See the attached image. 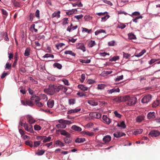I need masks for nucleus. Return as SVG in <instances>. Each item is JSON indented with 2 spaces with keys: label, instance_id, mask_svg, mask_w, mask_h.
I'll return each mask as SVG.
<instances>
[{
  "label": "nucleus",
  "instance_id": "nucleus-1",
  "mask_svg": "<svg viewBox=\"0 0 160 160\" xmlns=\"http://www.w3.org/2000/svg\"><path fill=\"white\" fill-rule=\"evenodd\" d=\"M124 98L125 101L127 102V104L129 106L134 105L136 103L137 98L135 97L126 96H125Z\"/></svg>",
  "mask_w": 160,
  "mask_h": 160
},
{
  "label": "nucleus",
  "instance_id": "nucleus-2",
  "mask_svg": "<svg viewBox=\"0 0 160 160\" xmlns=\"http://www.w3.org/2000/svg\"><path fill=\"white\" fill-rule=\"evenodd\" d=\"M60 124L56 125L58 128H65L66 127V124H69L72 123L70 121H58Z\"/></svg>",
  "mask_w": 160,
  "mask_h": 160
},
{
  "label": "nucleus",
  "instance_id": "nucleus-3",
  "mask_svg": "<svg viewBox=\"0 0 160 160\" xmlns=\"http://www.w3.org/2000/svg\"><path fill=\"white\" fill-rule=\"evenodd\" d=\"M44 92L47 94L50 95H53L54 94V86L53 85H49L48 88H46L44 89Z\"/></svg>",
  "mask_w": 160,
  "mask_h": 160
},
{
  "label": "nucleus",
  "instance_id": "nucleus-4",
  "mask_svg": "<svg viewBox=\"0 0 160 160\" xmlns=\"http://www.w3.org/2000/svg\"><path fill=\"white\" fill-rule=\"evenodd\" d=\"M152 98L150 95H148L144 96L142 99L141 102L142 103H148L150 102Z\"/></svg>",
  "mask_w": 160,
  "mask_h": 160
},
{
  "label": "nucleus",
  "instance_id": "nucleus-5",
  "mask_svg": "<svg viewBox=\"0 0 160 160\" xmlns=\"http://www.w3.org/2000/svg\"><path fill=\"white\" fill-rule=\"evenodd\" d=\"M159 131L157 130H153L150 132L148 135L150 137H157L160 134Z\"/></svg>",
  "mask_w": 160,
  "mask_h": 160
},
{
  "label": "nucleus",
  "instance_id": "nucleus-6",
  "mask_svg": "<svg viewBox=\"0 0 160 160\" xmlns=\"http://www.w3.org/2000/svg\"><path fill=\"white\" fill-rule=\"evenodd\" d=\"M58 131L60 132L61 135L65 136L67 138H70V134L64 130H59Z\"/></svg>",
  "mask_w": 160,
  "mask_h": 160
},
{
  "label": "nucleus",
  "instance_id": "nucleus-7",
  "mask_svg": "<svg viewBox=\"0 0 160 160\" xmlns=\"http://www.w3.org/2000/svg\"><path fill=\"white\" fill-rule=\"evenodd\" d=\"M148 119H154L156 117V114L154 112H150L147 115Z\"/></svg>",
  "mask_w": 160,
  "mask_h": 160
},
{
  "label": "nucleus",
  "instance_id": "nucleus-8",
  "mask_svg": "<svg viewBox=\"0 0 160 160\" xmlns=\"http://www.w3.org/2000/svg\"><path fill=\"white\" fill-rule=\"evenodd\" d=\"M76 48L77 49H80L83 52L85 51L86 49L84 45L82 43H78L76 45Z\"/></svg>",
  "mask_w": 160,
  "mask_h": 160
},
{
  "label": "nucleus",
  "instance_id": "nucleus-9",
  "mask_svg": "<svg viewBox=\"0 0 160 160\" xmlns=\"http://www.w3.org/2000/svg\"><path fill=\"white\" fill-rule=\"evenodd\" d=\"M111 140V137L109 135H106L103 138V141L105 144L108 143Z\"/></svg>",
  "mask_w": 160,
  "mask_h": 160
},
{
  "label": "nucleus",
  "instance_id": "nucleus-10",
  "mask_svg": "<svg viewBox=\"0 0 160 160\" xmlns=\"http://www.w3.org/2000/svg\"><path fill=\"white\" fill-rule=\"evenodd\" d=\"M124 97L125 96L123 97H119L118 98H114L113 100L117 102H122L125 101Z\"/></svg>",
  "mask_w": 160,
  "mask_h": 160
},
{
  "label": "nucleus",
  "instance_id": "nucleus-11",
  "mask_svg": "<svg viewBox=\"0 0 160 160\" xmlns=\"http://www.w3.org/2000/svg\"><path fill=\"white\" fill-rule=\"evenodd\" d=\"M71 128L72 129L77 132L81 131L82 130L80 127L75 125L72 126Z\"/></svg>",
  "mask_w": 160,
  "mask_h": 160
},
{
  "label": "nucleus",
  "instance_id": "nucleus-12",
  "mask_svg": "<svg viewBox=\"0 0 160 160\" xmlns=\"http://www.w3.org/2000/svg\"><path fill=\"white\" fill-rule=\"evenodd\" d=\"M19 124L22 126H23L26 131L27 130L28 128V125L26 122H23L22 121H20L19 122Z\"/></svg>",
  "mask_w": 160,
  "mask_h": 160
},
{
  "label": "nucleus",
  "instance_id": "nucleus-13",
  "mask_svg": "<svg viewBox=\"0 0 160 160\" xmlns=\"http://www.w3.org/2000/svg\"><path fill=\"white\" fill-rule=\"evenodd\" d=\"M54 104V101L52 100H49L47 102V105L48 107L52 108Z\"/></svg>",
  "mask_w": 160,
  "mask_h": 160
},
{
  "label": "nucleus",
  "instance_id": "nucleus-14",
  "mask_svg": "<svg viewBox=\"0 0 160 160\" xmlns=\"http://www.w3.org/2000/svg\"><path fill=\"white\" fill-rule=\"evenodd\" d=\"M117 126L118 127L123 129L125 128L126 127V125L123 121H122V122H121L120 124L119 123H117Z\"/></svg>",
  "mask_w": 160,
  "mask_h": 160
},
{
  "label": "nucleus",
  "instance_id": "nucleus-15",
  "mask_svg": "<svg viewBox=\"0 0 160 160\" xmlns=\"http://www.w3.org/2000/svg\"><path fill=\"white\" fill-rule=\"evenodd\" d=\"M95 44L94 41L90 40L88 42V46L89 48H92L94 46Z\"/></svg>",
  "mask_w": 160,
  "mask_h": 160
},
{
  "label": "nucleus",
  "instance_id": "nucleus-16",
  "mask_svg": "<svg viewBox=\"0 0 160 160\" xmlns=\"http://www.w3.org/2000/svg\"><path fill=\"white\" fill-rule=\"evenodd\" d=\"M160 105V101L157 100L155 101L152 104V107L153 108L156 107Z\"/></svg>",
  "mask_w": 160,
  "mask_h": 160
},
{
  "label": "nucleus",
  "instance_id": "nucleus-17",
  "mask_svg": "<svg viewBox=\"0 0 160 160\" xmlns=\"http://www.w3.org/2000/svg\"><path fill=\"white\" fill-rule=\"evenodd\" d=\"M88 102L92 106H96L98 105V102L93 100H88Z\"/></svg>",
  "mask_w": 160,
  "mask_h": 160
},
{
  "label": "nucleus",
  "instance_id": "nucleus-18",
  "mask_svg": "<svg viewBox=\"0 0 160 160\" xmlns=\"http://www.w3.org/2000/svg\"><path fill=\"white\" fill-rule=\"evenodd\" d=\"M61 85L57 86L55 84L53 85V86H54L55 93L56 92H58L61 90V88H60V87H61Z\"/></svg>",
  "mask_w": 160,
  "mask_h": 160
},
{
  "label": "nucleus",
  "instance_id": "nucleus-19",
  "mask_svg": "<svg viewBox=\"0 0 160 160\" xmlns=\"http://www.w3.org/2000/svg\"><path fill=\"white\" fill-rule=\"evenodd\" d=\"M85 139L84 138H77L75 140V142L77 143H81L84 142Z\"/></svg>",
  "mask_w": 160,
  "mask_h": 160
},
{
  "label": "nucleus",
  "instance_id": "nucleus-20",
  "mask_svg": "<svg viewBox=\"0 0 160 160\" xmlns=\"http://www.w3.org/2000/svg\"><path fill=\"white\" fill-rule=\"evenodd\" d=\"M142 131L143 130L142 129H137L133 132V133L135 135H137L141 133Z\"/></svg>",
  "mask_w": 160,
  "mask_h": 160
},
{
  "label": "nucleus",
  "instance_id": "nucleus-21",
  "mask_svg": "<svg viewBox=\"0 0 160 160\" xmlns=\"http://www.w3.org/2000/svg\"><path fill=\"white\" fill-rule=\"evenodd\" d=\"M60 11H58L57 12H55L52 14V18L57 17L58 18H59L60 17Z\"/></svg>",
  "mask_w": 160,
  "mask_h": 160
},
{
  "label": "nucleus",
  "instance_id": "nucleus-22",
  "mask_svg": "<svg viewBox=\"0 0 160 160\" xmlns=\"http://www.w3.org/2000/svg\"><path fill=\"white\" fill-rule=\"evenodd\" d=\"M31 49L29 48H27L24 53V55L25 56H28L30 55Z\"/></svg>",
  "mask_w": 160,
  "mask_h": 160
},
{
  "label": "nucleus",
  "instance_id": "nucleus-23",
  "mask_svg": "<svg viewBox=\"0 0 160 160\" xmlns=\"http://www.w3.org/2000/svg\"><path fill=\"white\" fill-rule=\"evenodd\" d=\"M78 87L79 89L83 91H86L88 90V88L85 87L82 85H79L78 86Z\"/></svg>",
  "mask_w": 160,
  "mask_h": 160
},
{
  "label": "nucleus",
  "instance_id": "nucleus-24",
  "mask_svg": "<svg viewBox=\"0 0 160 160\" xmlns=\"http://www.w3.org/2000/svg\"><path fill=\"white\" fill-rule=\"evenodd\" d=\"M65 142L66 143L69 144L72 141V139L70 138H67L66 137L64 139Z\"/></svg>",
  "mask_w": 160,
  "mask_h": 160
},
{
  "label": "nucleus",
  "instance_id": "nucleus-25",
  "mask_svg": "<svg viewBox=\"0 0 160 160\" xmlns=\"http://www.w3.org/2000/svg\"><path fill=\"white\" fill-rule=\"evenodd\" d=\"M106 33L105 31L103 29H100L99 30H97L95 32V34L96 35H97L99 33Z\"/></svg>",
  "mask_w": 160,
  "mask_h": 160
},
{
  "label": "nucleus",
  "instance_id": "nucleus-26",
  "mask_svg": "<svg viewBox=\"0 0 160 160\" xmlns=\"http://www.w3.org/2000/svg\"><path fill=\"white\" fill-rule=\"evenodd\" d=\"M53 66L54 67H57L59 69H61L62 67L61 64L58 63H54L53 64Z\"/></svg>",
  "mask_w": 160,
  "mask_h": 160
},
{
  "label": "nucleus",
  "instance_id": "nucleus-27",
  "mask_svg": "<svg viewBox=\"0 0 160 160\" xmlns=\"http://www.w3.org/2000/svg\"><path fill=\"white\" fill-rule=\"evenodd\" d=\"M64 53L66 54H69L72 56H75L76 55V54L71 51H66L64 52Z\"/></svg>",
  "mask_w": 160,
  "mask_h": 160
},
{
  "label": "nucleus",
  "instance_id": "nucleus-28",
  "mask_svg": "<svg viewBox=\"0 0 160 160\" xmlns=\"http://www.w3.org/2000/svg\"><path fill=\"white\" fill-rule=\"evenodd\" d=\"M109 17L110 16L109 15L107 14L106 16L101 18V22H105Z\"/></svg>",
  "mask_w": 160,
  "mask_h": 160
},
{
  "label": "nucleus",
  "instance_id": "nucleus-29",
  "mask_svg": "<svg viewBox=\"0 0 160 160\" xmlns=\"http://www.w3.org/2000/svg\"><path fill=\"white\" fill-rule=\"evenodd\" d=\"M128 38L130 39H134L136 38L135 36L132 33L128 34Z\"/></svg>",
  "mask_w": 160,
  "mask_h": 160
},
{
  "label": "nucleus",
  "instance_id": "nucleus-30",
  "mask_svg": "<svg viewBox=\"0 0 160 160\" xmlns=\"http://www.w3.org/2000/svg\"><path fill=\"white\" fill-rule=\"evenodd\" d=\"M51 137L50 136H49L47 137L46 136V138H44V140L43 141V142L44 143H45L50 141L51 140Z\"/></svg>",
  "mask_w": 160,
  "mask_h": 160
},
{
  "label": "nucleus",
  "instance_id": "nucleus-31",
  "mask_svg": "<svg viewBox=\"0 0 160 160\" xmlns=\"http://www.w3.org/2000/svg\"><path fill=\"white\" fill-rule=\"evenodd\" d=\"M26 106L28 105L32 107L33 105V103L32 101L30 100L26 101Z\"/></svg>",
  "mask_w": 160,
  "mask_h": 160
},
{
  "label": "nucleus",
  "instance_id": "nucleus-32",
  "mask_svg": "<svg viewBox=\"0 0 160 160\" xmlns=\"http://www.w3.org/2000/svg\"><path fill=\"white\" fill-rule=\"evenodd\" d=\"M25 143L26 145L29 146L31 147L32 148L33 147V143L32 142L30 141H25Z\"/></svg>",
  "mask_w": 160,
  "mask_h": 160
},
{
  "label": "nucleus",
  "instance_id": "nucleus-33",
  "mask_svg": "<svg viewBox=\"0 0 160 160\" xmlns=\"http://www.w3.org/2000/svg\"><path fill=\"white\" fill-rule=\"evenodd\" d=\"M93 116L97 119H99L101 117V114L100 113H93L92 114Z\"/></svg>",
  "mask_w": 160,
  "mask_h": 160
},
{
  "label": "nucleus",
  "instance_id": "nucleus-34",
  "mask_svg": "<svg viewBox=\"0 0 160 160\" xmlns=\"http://www.w3.org/2000/svg\"><path fill=\"white\" fill-rule=\"evenodd\" d=\"M105 87V86L104 84H98L97 87V88L98 89H104Z\"/></svg>",
  "mask_w": 160,
  "mask_h": 160
},
{
  "label": "nucleus",
  "instance_id": "nucleus-35",
  "mask_svg": "<svg viewBox=\"0 0 160 160\" xmlns=\"http://www.w3.org/2000/svg\"><path fill=\"white\" fill-rule=\"evenodd\" d=\"M45 152V151L44 150H38V151L36 153V154L38 155H43Z\"/></svg>",
  "mask_w": 160,
  "mask_h": 160
},
{
  "label": "nucleus",
  "instance_id": "nucleus-36",
  "mask_svg": "<svg viewBox=\"0 0 160 160\" xmlns=\"http://www.w3.org/2000/svg\"><path fill=\"white\" fill-rule=\"evenodd\" d=\"M145 118V117L144 115H141L137 117L136 120H144Z\"/></svg>",
  "mask_w": 160,
  "mask_h": 160
},
{
  "label": "nucleus",
  "instance_id": "nucleus-37",
  "mask_svg": "<svg viewBox=\"0 0 160 160\" xmlns=\"http://www.w3.org/2000/svg\"><path fill=\"white\" fill-rule=\"evenodd\" d=\"M114 114H115V116L118 118H121L122 115H121L117 111H115L114 112Z\"/></svg>",
  "mask_w": 160,
  "mask_h": 160
},
{
  "label": "nucleus",
  "instance_id": "nucleus-38",
  "mask_svg": "<svg viewBox=\"0 0 160 160\" xmlns=\"http://www.w3.org/2000/svg\"><path fill=\"white\" fill-rule=\"evenodd\" d=\"M142 18V17L141 16H139L133 19H132V21L135 22L137 23L138 22L137 20L140 19V18Z\"/></svg>",
  "mask_w": 160,
  "mask_h": 160
},
{
  "label": "nucleus",
  "instance_id": "nucleus-39",
  "mask_svg": "<svg viewBox=\"0 0 160 160\" xmlns=\"http://www.w3.org/2000/svg\"><path fill=\"white\" fill-rule=\"evenodd\" d=\"M90 59L80 60V62L82 63H89L90 62Z\"/></svg>",
  "mask_w": 160,
  "mask_h": 160
},
{
  "label": "nucleus",
  "instance_id": "nucleus-40",
  "mask_svg": "<svg viewBox=\"0 0 160 160\" xmlns=\"http://www.w3.org/2000/svg\"><path fill=\"white\" fill-rule=\"evenodd\" d=\"M56 143L58 145L61 146L62 147L64 146V144L61 141L59 140H57L56 141Z\"/></svg>",
  "mask_w": 160,
  "mask_h": 160
},
{
  "label": "nucleus",
  "instance_id": "nucleus-41",
  "mask_svg": "<svg viewBox=\"0 0 160 160\" xmlns=\"http://www.w3.org/2000/svg\"><path fill=\"white\" fill-rule=\"evenodd\" d=\"M40 97L42 98V99L44 100L45 101H47L48 100V98L46 95L45 94H41Z\"/></svg>",
  "mask_w": 160,
  "mask_h": 160
},
{
  "label": "nucleus",
  "instance_id": "nucleus-42",
  "mask_svg": "<svg viewBox=\"0 0 160 160\" xmlns=\"http://www.w3.org/2000/svg\"><path fill=\"white\" fill-rule=\"evenodd\" d=\"M83 17V15L82 14H80L78 15L75 16L74 18H76L77 20H79L82 18Z\"/></svg>",
  "mask_w": 160,
  "mask_h": 160
},
{
  "label": "nucleus",
  "instance_id": "nucleus-43",
  "mask_svg": "<svg viewBox=\"0 0 160 160\" xmlns=\"http://www.w3.org/2000/svg\"><path fill=\"white\" fill-rule=\"evenodd\" d=\"M91 30V29H88L86 28H82V31L85 32H87L88 33H89L90 32Z\"/></svg>",
  "mask_w": 160,
  "mask_h": 160
},
{
  "label": "nucleus",
  "instance_id": "nucleus-44",
  "mask_svg": "<svg viewBox=\"0 0 160 160\" xmlns=\"http://www.w3.org/2000/svg\"><path fill=\"white\" fill-rule=\"evenodd\" d=\"M14 61L13 64V66L14 67V66L16 65L17 61H18V56L17 55H16L14 56Z\"/></svg>",
  "mask_w": 160,
  "mask_h": 160
},
{
  "label": "nucleus",
  "instance_id": "nucleus-45",
  "mask_svg": "<svg viewBox=\"0 0 160 160\" xmlns=\"http://www.w3.org/2000/svg\"><path fill=\"white\" fill-rule=\"evenodd\" d=\"M35 103L36 105L38 107H42L43 105V103L41 102H40L39 101H38Z\"/></svg>",
  "mask_w": 160,
  "mask_h": 160
},
{
  "label": "nucleus",
  "instance_id": "nucleus-46",
  "mask_svg": "<svg viewBox=\"0 0 160 160\" xmlns=\"http://www.w3.org/2000/svg\"><path fill=\"white\" fill-rule=\"evenodd\" d=\"M41 128V127L39 125H35L34 126V129L36 130H40Z\"/></svg>",
  "mask_w": 160,
  "mask_h": 160
},
{
  "label": "nucleus",
  "instance_id": "nucleus-47",
  "mask_svg": "<svg viewBox=\"0 0 160 160\" xmlns=\"http://www.w3.org/2000/svg\"><path fill=\"white\" fill-rule=\"evenodd\" d=\"M40 141H35L33 145L34 147H38L40 145Z\"/></svg>",
  "mask_w": 160,
  "mask_h": 160
},
{
  "label": "nucleus",
  "instance_id": "nucleus-48",
  "mask_svg": "<svg viewBox=\"0 0 160 160\" xmlns=\"http://www.w3.org/2000/svg\"><path fill=\"white\" fill-rule=\"evenodd\" d=\"M1 10L2 11V14L3 15H5V17H7L8 16V14L6 11L3 8L1 9Z\"/></svg>",
  "mask_w": 160,
  "mask_h": 160
},
{
  "label": "nucleus",
  "instance_id": "nucleus-49",
  "mask_svg": "<svg viewBox=\"0 0 160 160\" xmlns=\"http://www.w3.org/2000/svg\"><path fill=\"white\" fill-rule=\"evenodd\" d=\"M74 11L77 12V10L76 9H75L73 10V11L67 12L66 14H67L68 15H71L72 14L74 13Z\"/></svg>",
  "mask_w": 160,
  "mask_h": 160
},
{
  "label": "nucleus",
  "instance_id": "nucleus-50",
  "mask_svg": "<svg viewBox=\"0 0 160 160\" xmlns=\"http://www.w3.org/2000/svg\"><path fill=\"white\" fill-rule=\"evenodd\" d=\"M46 138V136H38L37 137V139L38 140H44V138Z\"/></svg>",
  "mask_w": 160,
  "mask_h": 160
},
{
  "label": "nucleus",
  "instance_id": "nucleus-51",
  "mask_svg": "<svg viewBox=\"0 0 160 160\" xmlns=\"http://www.w3.org/2000/svg\"><path fill=\"white\" fill-rule=\"evenodd\" d=\"M126 27V26L123 23H120L118 25V27L122 29Z\"/></svg>",
  "mask_w": 160,
  "mask_h": 160
},
{
  "label": "nucleus",
  "instance_id": "nucleus-52",
  "mask_svg": "<svg viewBox=\"0 0 160 160\" xmlns=\"http://www.w3.org/2000/svg\"><path fill=\"white\" fill-rule=\"evenodd\" d=\"M39 15H40V12L38 10H37L35 13V16L38 18V19L39 18Z\"/></svg>",
  "mask_w": 160,
  "mask_h": 160
},
{
  "label": "nucleus",
  "instance_id": "nucleus-53",
  "mask_svg": "<svg viewBox=\"0 0 160 160\" xmlns=\"http://www.w3.org/2000/svg\"><path fill=\"white\" fill-rule=\"evenodd\" d=\"M93 125V124L92 122H89L85 126L87 128H91L92 127Z\"/></svg>",
  "mask_w": 160,
  "mask_h": 160
},
{
  "label": "nucleus",
  "instance_id": "nucleus-54",
  "mask_svg": "<svg viewBox=\"0 0 160 160\" xmlns=\"http://www.w3.org/2000/svg\"><path fill=\"white\" fill-rule=\"evenodd\" d=\"M68 18H64L63 20L62 24L63 25H65L68 23Z\"/></svg>",
  "mask_w": 160,
  "mask_h": 160
},
{
  "label": "nucleus",
  "instance_id": "nucleus-55",
  "mask_svg": "<svg viewBox=\"0 0 160 160\" xmlns=\"http://www.w3.org/2000/svg\"><path fill=\"white\" fill-rule=\"evenodd\" d=\"M123 75H122L120 76H118L116 79V81L118 82L119 81L121 80H122L123 79Z\"/></svg>",
  "mask_w": 160,
  "mask_h": 160
},
{
  "label": "nucleus",
  "instance_id": "nucleus-56",
  "mask_svg": "<svg viewBox=\"0 0 160 160\" xmlns=\"http://www.w3.org/2000/svg\"><path fill=\"white\" fill-rule=\"evenodd\" d=\"M19 131L22 137L25 134V132L21 129H19Z\"/></svg>",
  "mask_w": 160,
  "mask_h": 160
},
{
  "label": "nucleus",
  "instance_id": "nucleus-57",
  "mask_svg": "<svg viewBox=\"0 0 160 160\" xmlns=\"http://www.w3.org/2000/svg\"><path fill=\"white\" fill-rule=\"evenodd\" d=\"M26 131L30 132H33V130L32 128V125L30 126V127L28 128L27 130Z\"/></svg>",
  "mask_w": 160,
  "mask_h": 160
},
{
  "label": "nucleus",
  "instance_id": "nucleus-58",
  "mask_svg": "<svg viewBox=\"0 0 160 160\" xmlns=\"http://www.w3.org/2000/svg\"><path fill=\"white\" fill-rule=\"evenodd\" d=\"M60 88H61V90L62 91L64 92H67L68 89L66 87H63L62 86H61V87Z\"/></svg>",
  "mask_w": 160,
  "mask_h": 160
},
{
  "label": "nucleus",
  "instance_id": "nucleus-59",
  "mask_svg": "<svg viewBox=\"0 0 160 160\" xmlns=\"http://www.w3.org/2000/svg\"><path fill=\"white\" fill-rule=\"evenodd\" d=\"M119 59V57L118 56H114L111 59V61H115Z\"/></svg>",
  "mask_w": 160,
  "mask_h": 160
},
{
  "label": "nucleus",
  "instance_id": "nucleus-60",
  "mask_svg": "<svg viewBox=\"0 0 160 160\" xmlns=\"http://www.w3.org/2000/svg\"><path fill=\"white\" fill-rule=\"evenodd\" d=\"M95 82L94 80L91 79L88 80L87 82V83L91 84L94 83Z\"/></svg>",
  "mask_w": 160,
  "mask_h": 160
},
{
  "label": "nucleus",
  "instance_id": "nucleus-61",
  "mask_svg": "<svg viewBox=\"0 0 160 160\" xmlns=\"http://www.w3.org/2000/svg\"><path fill=\"white\" fill-rule=\"evenodd\" d=\"M103 1L104 2L110 6H112V3L109 1H108L107 0H103Z\"/></svg>",
  "mask_w": 160,
  "mask_h": 160
},
{
  "label": "nucleus",
  "instance_id": "nucleus-62",
  "mask_svg": "<svg viewBox=\"0 0 160 160\" xmlns=\"http://www.w3.org/2000/svg\"><path fill=\"white\" fill-rule=\"evenodd\" d=\"M84 18L86 21H88L89 20H90L92 19V18L89 15H86L84 16Z\"/></svg>",
  "mask_w": 160,
  "mask_h": 160
},
{
  "label": "nucleus",
  "instance_id": "nucleus-63",
  "mask_svg": "<svg viewBox=\"0 0 160 160\" xmlns=\"http://www.w3.org/2000/svg\"><path fill=\"white\" fill-rule=\"evenodd\" d=\"M75 103V100L73 99H70L69 100V103L70 105L73 104Z\"/></svg>",
  "mask_w": 160,
  "mask_h": 160
},
{
  "label": "nucleus",
  "instance_id": "nucleus-64",
  "mask_svg": "<svg viewBox=\"0 0 160 160\" xmlns=\"http://www.w3.org/2000/svg\"><path fill=\"white\" fill-rule=\"evenodd\" d=\"M123 56L124 58L127 59L128 58L130 57V55L128 53L123 52Z\"/></svg>",
  "mask_w": 160,
  "mask_h": 160
}]
</instances>
